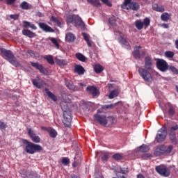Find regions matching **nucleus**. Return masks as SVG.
Wrapping results in <instances>:
<instances>
[{
  "label": "nucleus",
  "instance_id": "obj_38",
  "mask_svg": "<svg viewBox=\"0 0 178 178\" xmlns=\"http://www.w3.org/2000/svg\"><path fill=\"white\" fill-rule=\"evenodd\" d=\"M19 8H21V9H23L24 10H29V9H30V8L29 7V3H27L26 1H23L20 4Z\"/></svg>",
  "mask_w": 178,
  "mask_h": 178
},
{
  "label": "nucleus",
  "instance_id": "obj_58",
  "mask_svg": "<svg viewBox=\"0 0 178 178\" xmlns=\"http://www.w3.org/2000/svg\"><path fill=\"white\" fill-rule=\"evenodd\" d=\"M160 27H163V29H168L169 27V24H159Z\"/></svg>",
  "mask_w": 178,
  "mask_h": 178
},
{
  "label": "nucleus",
  "instance_id": "obj_20",
  "mask_svg": "<svg viewBox=\"0 0 178 178\" xmlns=\"http://www.w3.org/2000/svg\"><path fill=\"white\" fill-rule=\"evenodd\" d=\"M75 40H76V36L74 35V34L72 33H66L65 41H67V42H74Z\"/></svg>",
  "mask_w": 178,
  "mask_h": 178
},
{
  "label": "nucleus",
  "instance_id": "obj_27",
  "mask_svg": "<svg viewBox=\"0 0 178 178\" xmlns=\"http://www.w3.org/2000/svg\"><path fill=\"white\" fill-rule=\"evenodd\" d=\"M152 65V60L149 56H146L145 58V66L146 69H151V65Z\"/></svg>",
  "mask_w": 178,
  "mask_h": 178
},
{
  "label": "nucleus",
  "instance_id": "obj_18",
  "mask_svg": "<svg viewBox=\"0 0 178 178\" xmlns=\"http://www.w3.org/2000/svg\"><path fill=\"white\" fill-rule=\"evenodd\" d=\"M65 86L72 91H77L79 88L73 85V82L70 80L65 79Z\"/></svg>",
  "mask_w": 178,
  "mask_h": 178
},
{
  "label": "nucleus",
  "instance_id": "obj_36",
  "mask_svg": "<svg viewBox=\"0 0 178 178\" xmlns=\"http://www.w3.org/2000/svg\"><path fill=\"white\" fill-rule=\"evenodd\" d=\"M94 70H95V73H101V72H102L104 70V67H102L99 64H96L94 66Z\"/></svg>",
  "mask_w": 178,
  "mask_h": 178
},
{
  "label": "nucleus",
  "instance_id": "obj_44",
  "mask_svg": "<svg viewBox=\"0 0 178 178\" xmlns=\"http://www.w3.org/2000/svg\"><path fill=\"white\" fill-rule=\"evenodd\" d=\"M61 163H63V165H64L65 166H67V165L70 163V161L67 157H63L61 159Z\"/></svg>",
  "mask_w": 178,
  "mask_h": 178
},
{
  "label": "nucleus",
  "instance_id": "obj_12",
  "mask_svg": "<svg viewBox=\"0 0 178 178\" xmlns=\"http://www.w3.org/2000/svg\"><path fill=\"white\" fill-rule=\"evenodd\" d=\"M67 23H83V20L79 15H71L67 17Z\"/></svg>",
  "mask_w": 178,
  "mask_h": 178
},
{
  "label": "nucleus",
  "instance_id": "obj_63",
  "mask_svg": "<svg viewBox=\"0 0 178 178\" xmlns=\"http://www.w3.org/2000/svg\"><path fill=\"white\" fill-rule=\"evenodd\" d=\"M137 178H145L144 176L141 174L138 175Z\"/></svg>",
  "mask_w": 178,
  "mask_h": 178
},
{
  "label": "nucleus",
  "instance_id": "obj_4",
  "mask_svg": "<svg viewBox=\"0 0 178 178\" xmlns=\"http://www.w3.org/2000/svg\"><path fill=\"white\" fill-rule=\"evenodd\" d=\"M133 0H124L123 4L121 6L122 9H131V10H138L140 9V4Z\"/></svg>",
  "mask_w": 178,
  "mask_h": 178
},
{
  "label": "nucleus",
  "instance_id": "obj_23",
  "mask_svg": "<svg viewBox=\"0 0 178 178\" xmlns=\"http://www.w3.org/2000/svg\"><path fill=\"white\" fill-rule=\"evenodd\" d=\"M44 91L46 94H47L49 98H51L52 101H54V102H56V101H58V97H56V96L54 95V93L51 92V91H49V89L45 88Z\"/></svg>",
  "mask_w": 178,
  "mask_h": 178
},
{
  "label": "nucleus",
  "instance_id": "obj_50",
  "mask_svg": "<svg viewBox=\"0 0 178 178\" xmlns=\"http://www.w3.org/2000/svg\"><path fill=\"white\" fill-rule=\"evenodd\" d=\"M6 127H8V125L5 122L0 121V130H5Z\"/></svg>",
  "mask_w": 178,
  "mask_h": 178
},
{
  "label": "nucleus",
  "instance_id": "obj_9",
  "mask_svg": "<svg viewBox=\"0 0 178 178\" xmlns=\"http://www.w3.org/2000/svg\"><path fill=\"white\" fill-rule=\"evenodd\" d=\"M169 136L170 140L172 141V144H178V140L176 138V134L178 133V126L175 125V127H172L169 131Z\"/></svg>",
  "mask_w": 178,
  "mask_h": 178
},
{
  "label": "nucleus",
  "instance_id": "obj_59",
  "mask_svg": "<svg viewBox=\"0 0 178 178\" xmlns=\"http://www.w3.org/2000/svg\"><path fill=\"white\" fill-rule=\"evenodd\" d=\"M110 29H115L116 27V24L115 23H111L109 25Z\"/></svg>",
  "mask_w": 178,
  "mask_h": 178
},
{
  "label": "nucleus",
  "instance_id": "obj_64",
  "mask_svg": "<svg viewBox=\"0 0 178 178\" xmlns=\"http://www.w3.org/2000/svg\"><path fill=\"white\" fill-rule=\"evenodd\" d=\"M175 46H176L177 49H178V40H177L175 41Z\"/></svg>",
  "mask_w": 178,
  "mask_h": 178
},
{
  "label": "nucleus",
  "instance_id": "obj_19",
  "mask_svg": "<svg viewBox=\"0 0 178 178\" xmlns=\"http://www.w3.org/2000/svg\"><path fill=\"white\" fill-rule=\"evenodd\" d=\"M115 35H120V42L122 44V45L129 46V42L126 40V39L123 38V33H121L120 31H115Z\"/></svg>",
  "mask_w": 178,
  "mask_h": 178
},
{
  "label": "nucleus",
  "instance_id": "obj_39",
  "mask_svg": "<svg viewBox=\"0 0 178 178\" xmlns=\"http://www.w3.org/2000/svg\"><path fill=\"white\" fill-rule=\"evenodd\" d=\"M56 63L58 66H66L67 65V62L64 59H57Z\"/></svg>",
  "mask_w": 178,
  "mask_h": 178
},
{
  "label": "nucleus",
  "instance_id": "obj_11",
  "mask_svg": "<svg viewBox=\"0 0 178 178\" xmlns=\"http://www.w3.org/2000/svg\"><path fill=\"white\" fill-rule=\"evenodd\" d=\"M156 66L161 72H166L168 70V63L165 60L159 59L156 62Z\"/></svg>",
  "mask_w": 178,
  "mask_h": 178
},
{
  "label": "nucleus",
  "instance_id": "obj_33",
  "mask_svg": "<svg viewBox=\"0 0 178 178\" xmlns=\"http://www.w3.org/2000/svg\"><path fill=\"white\" fill-rule=\"evenodd\" d=\"M82 35L83 37V40L87 42V44L89 47H91V41H90V35L86 33H82Z\"/></svg>",
  "mask_w": 178,
  "mask_h": 178
},
{
  "label": "nucleus",
  "instance_id": "obj_35",
  "mask_svg": "<svg viewBox=\"0 0 178 178\" xmlns=\"http://www.w3.org/2000/svg\"><path fill=\"white\" fill-rule=\"evenodd\" d=\"M139 151L140 152H148L149 151V146L143 144L139 147Z\"/></svg>",
  "mask_w": 178,
  "mask_h": 178
},
{
  "label": "nucleus",
  "instance_id": "obj_46",
  "mask_svg": "<svg viewBox=\"0 0 178 178\" xmlns=\"http://www.w3.org/2000/svg\"><path fill=\"white\" fill-rule=\"evenodd\" d=\"M113 158L115 161H120V159H122V158H123V156H122V154L117 153L113 156Z\"/></svg>",
  "mask_w": 178,
  "mask_h": 178
},
{
  "label": "nucleus",
  "instance_id": "obj_54",
  "mask_svg": "<svg viewBox=\"0 0 178 178\" xmlns=\"http://www.w3.org/2000/svg\"><path fill=\"white\" fill-rule=\"evenodd\" d=\"M151 156H152V155L148 153H145L142 155L143 159H148V158H151Z\"/></svg>",
  "mask_w": 178,
  "mask_h": 178
},
{
  "label": "nucleus",
  "instance_id": "obj_60",
  "mask_svg": "<svg viewBox=\"0 0 178 178\" xmlns=\"http://www.w3.org/2000/svg\"><path fill=\"white\" fill-rule=\"evenodd\" d=\"M37 16H38V17H42L44 16V15H42V13L38 12V13H37Z\"/></svg>",
  "mask_w": 178,
  "mask_h": 178
},
{
  "label": "nucleus",
  "instance_id": "obj_21",
  "mask_svg": "<svg viewBox=\"0 0 178 178\" xmlns=\"http://www.w3.org/2000/svg\"><path fill=\"white\" fill-rule=\"evenodd\" d=\"M39 26L40 29H42V30H44V31H47L49 33H54V29H52V28H51L50 26H49L44 23H39Z\"/></svg>",
  "mask_w": 178,
  "mask_h": 178
},
{
  "label": "nucleus",
  "instance_id": "obj_49",
  "mask_svg": "<svg viewBox=\"0 0 178 178\" xmlns=\"http://www.w3.org/2000/svg\"><path fill=\"white\" fill-rule=\"evenodd\" d=\"M50 22H52L53 23H60V22H59V19H58V17H56L55 16H51L50 17Z\"/></svg>",
  "mask_w": 178,
  "mask_h": 178
},
{
  "label": "nucleus",
  "instance_id": "obj_28",
  "mask_svg": "<svg viewBox=\"0 0 178 178\" xmlns=\"http://www.w3.org/2000/svg\"><path fill=\"white\" fill-rule=\"evenodd\" d=\"M171 16H172V15H170L168 13H163L161 15V20H163V22H168V20H170Z\"/></svg>",
  "mask_w": 178,
  "mask_h": 178
},
{
  "label": "nucleus",
  "instance_id": "obj_56",
  "mask_svg": "<svg viewBox=\"0 0 178 178\" xmlns=\"http://www.w3.org/2000/svg\"><path fill=\"white\" fill-rule=\"evenodd\" d=\"M10 19H13V20H17V19H19V15H17V14L10 15Z\"/></svg>",
  "mask_w": 178,
  "mask_h": 178
},
{
  "label": "nucleus",
  "instance_id": "obj_62",
  "mask_svg": "<svg viewBox=\"0 0 178 178\" xmlns=\"http://www.w3.org/2000/svg\"><path fill=\"white\" fill-rule=\"evenodd\" d=\"M49 128H47V127H41V130H44V131H48V129H49Z\"/></svg>",
  "mask_w": 178,
  "mask_h": 178
},
{
  "label": "nucleus",
  "instance_id": "obj_26",
  "mask_svg": "<svg viewBox=\"0 0 178 178\" xmlns=\"http://www.w3.org/2000/svg\"><path fill=\"white\" fill-rule=\"evenodd\" d=\"M119 95V89H114L110 92L108 95L109 99H113V98H116Z\"/></svg>",
  "mask_w": 178,
  "mask_h": 178
},
{
  "label": "nucleus",
  "instance_id": "obj_55",
  "mask_svg": "<svg viewBox=\"0 0 178 178\" xmlns=\"http://www.w3.org/2000/svg\"><path fill=\"white\" fill-rule=\"evenodd\" d=\"M143 26H144L143 23H136V27L138 30H141Z\"/></svg>",
  "mask_w": 178,
  "mask_h": 178
},
{
  "label": "nucleus",
  "instance_id": "obj_47",
  "mask_svg": "<svg viewBox=\"0 0 178 178\" xmlns=\"http://www.w3.org/2000/svg\"><path fill=\"white\" fill-rule=\"evenodd\" d=\"M150 22H151V20L148 17L145 18L143 22L141 21V19H138L135 22V23H150Z\"/></svg>",
  "mask_w": 178,
  "mask_h": 178
},
{
  "label": "nucleus",
  "instance_id": "obj_25",
  "mask_svg": "<svg viewBox=\"0 0 178 178\" xmlns=\"http://www.w3.org/2000/svg\"><path fill=\"white\" fill-rule=\"evenodd\" d=\"M22 34L26 37H29V38H33V37H35V33H33L29 29H24L22 31Z\"/></svg>",
  "mask_w": 178,
  "mask_h": 178
},
{
  "label": "nucleus",
  "instance_id": "obj_61",
  "mask_svg": "<svg viewBox=\"0 0 178 178\" xmlns=\"http://www.w3.org/2000/svg\"><path fill=\"white\" fill-rule=\"evenodd\" d=\"M108 87L110 90H112V88H113V84L112 83H109L108 84Z\"/></svg>",
  "mask_w": 178,
  "mask_h": 178
},
{
  "label": "nucleus",
  "instance_id": "obj_32",
  "mask_svg": "<svg viewBox=\"0 0 178 178\" xmlns=\"http://www.w3.org/2000/svg\"><path fill=\"white\" fill-rule=\"evenodd\" d=\"M26 178H40V175L35 172H29L26 174Z\"/></svg>",
  "mask_w": 178,
  "mask_h": 178
},
{
  "label": "nucleus",
  "instance_id": "obj_13",
  "mask_svg": "<svg viewBox=\"0 0 178 178\" xmlns=\"http://www.w3.org/2000/svg\"><path fill=\"white\" fill-rule=\"evenodd\" d=\"M86 91L92 94L93 97H97V95H99V90L97 89L95 86H88L86 88Z\"/></svg>",
  "mask_w": 178,
  "mask_h": 178
},
{
  "label": "nucleus",
  "instance_id": "obj_29",
  "mask_svg": "<svg viewBox=\"0 0 178 178\" xmlns=\"http://www.w3.org/2000/svg\"><path fill=\"white\" fill-rule=\"evenodd\" d=\"M44 59L47 60L49 65H55V61H54V57L51 55H47L44 56Z\"/></svg>",
  "mask_w": 178,
  "mask_h": 178
},
{
  "label": "nucleus",
  "instance_id": "obj_40",
  "mask_svg": "<svg viewBox=\"0 0 178 178\" xmlns=\"http://www.w3.org/2000/svg\"><path fill=\"white\" fill-rule=\"evenodd\" d=\"M75 27H77L79 30H86V24L84 23H75Z\"/></svg>",
  "mask_w": 178,
  "mask_h": 178
},
{
  "label": "nucleus",
  "instance_id": "obj_17",
  "mask_svg": "<svg viewBox=\"0 0 178 178\" xmlns=\"http://www.w3.org/2000/svg\"><path fill=\"white\" fill-rule=\"evenodd\" d=\"M86 72V70H84V67L80 65H76L74 66V73H76L77 74H79L80 76L84 74Z\"/></svg>",
  "mask_w": 178,
  "mask_h": 178
},
{
  "label": "nucleus",
  "instance_id": "obj_14",
  "mask_svg": "<svg viewBox=\"0 0 178 178\" xmlns=\"http://www.w3.org/2000/svg\"><path fill=\"white\" fill-rule=\"evenodd\" d=\"M32 83L35 87H37V88H41L45 83L42 79H40V77H37V79H32Z\"/></svg>",
  "mask_w": 178,
  "mask_h": 178
},
{
  "label": "nucleus",
  "instance_id": "obj_31",
  "mask_svg": "<svg viewBox=\"0 0 178 178\" xmlns=\"http://www.w3.org/2000/svg\"><path fill=\"white\" fill-rule=\"evenodd\" d=\"M75 56L76 59H78V60H80L81 62H86V60H87V58H86L84 55L81 53H76L75 54Z\"/></svg>",
  "mask_w": 178,
  "mask_h": 178
},
{
  "label": "nucleus",
  "instance_id": "obj_42",
  "mask_svg": "<svg viewBox=\"0 0 178 178\" xmlns=\"http://www.w3.org/2000/svg\"><path fill=\"white\" fill-rule=\"evenodd\" d=\"M172 150L173 146L172 145L168 146L167 147L166 146H165L164 154H170V152H172Z\"/></svg>",
  "mask_w": 178,
  "mask_h": 178
},
{
  "label": "nucleus",
  "instance_id": "obj_8",
  "mask_svg": "<svg viewBox=\"0 0 178 178\" xmlns=\"http://www.w3.org/2000/svg\"><path fill=\"white\" fill-rule=\"evenodd\" d=\"M166 136H168V129L166 127H163L160 130H159L156 134V141L157 143H163V140L166 138Z\"/></svg>",
  "mask_w": 178,
  "mask_h": 178
},
{
  "label": "nucleus",
  "instance_id": "obj_30",
  "mask_svg": "<svg viewBox=\"0 0 178 178\" xmlns=\"http://www.w3.org/2000/svg\"><path fill=\"white\" fill-rule=\"evenodd\" d=\"M47 131H48L50 137H51V138H55L56 137V136H58V132H56L55 131V129H54L52 128H49L47 129Z\"/></svg>",
  "mask_w": 178,
  "mask_h": 178
},
{
  "label": "nucleus",
  "instance_id": "obj_24",
  "mask_svg": "<svg viewBox=\"0 0 178 178\" xmlns=\"http://www.w3.org/2000/svg\"><path fill=\"white\" fill-rule=\"evenodd\" d=\"M152 9L156 12H165V7L163 6H159L157 3H153Z\"/></svg>",
  "mask_w": 178,
  "mask_h": 178
},
{
  "label": "nucleus",
  "instance_id": "obj_3",
  "mask_svg": "<svg viewBox=\"0 0 178 178\" xmlns=\"http://www.w3.org/2000/svg\"><path fill=\"white\" fill-rule=\"evenodd\" d=\"M61 109L63 111V124L65 127H70L72 123V113L69 111L67 103L63 102L60 104Z\"/></svg>",
  "mask_w": 178,
  "mask_h": 178
},
{
  "label": "nucleus",
  "instance_id": "obj_48",
  "mask_svg": "<svg viewBox=\"0 0 178 178\" xmlns=\"http://www.w3.org/2000/svg\"><path fill=\"white\" fill-rule=\"evenodd\" d=\"M175 106H170L169 110H168V113L169 115H170L171 116H173V115H175Z\"/></svg>",
  "mask_w": 178,
  "mask_h": 178
},
{
  "label": "nucleus",
  "instance_id": "obj_37",
  "mask_svg": "<svg viewBox=\"0 0 178 178\" xmlns=\"http://www.w3.org/2000/svg\"><path fill=\"white\" fill-rule=\"evenodd\" d=\"M164 56L168 59H173V57L175 56V52L172 51H167L164 53Z\"/></svg>",
  "mask_w": 178,
  "mask_h": 178
},
{
  "label": "nucleus",
  "instance_id": "obj_52",
  "mask_svg": "<svg viewBox=\"0 0 178 178\" xmlns=\"http://www.w3.org/2000/svg\"><path fill=\"white\" fill-rule=\"evenodd\" d=\"M169 70L174 73V74H178V70L174 66H170Z\"/></svg>",
  "mask_w": 178,
  "mask_h": 178
},
{
  "label": "nucleus",
  "instance_id": "obj_57",
  "mask_svg": "<svg viewBox=\"0 0 178 178\" xmlns=\"http://www.w3.org/2000/svg\"><path fill=\"white\" fill-rule=\"evenodd\" d=\"M16 0H6V3L7 5H12L13 3H15Z\"/></svg>",
  "mask_w": 178,
  "mask_h": 178
},
{
  "label": "nucleus",
  "instance_id": "obj_41",
  "mask_svg": "<svg viewBox=\"0 0 178 178\" xmlns=\"http://www.w3.org/2000/svg\"><path fill=\"white\" fill-rule=\"evenodd\" d=\"M108 158H109V152H102V161H108Z\"/></svg>",
  "mask_w": 178,
  "mask_h": 178
},
{
  "label": "nucleus",
  "instance_id": "obj_53",
  "mask_svg": "<svg viewBox=\"0 0 178 178\" xmlns=\"http://www.w3.org/2000/svg\"><path fill=\"white\" fill-rule=\"evenodd\" d=\"M113 108V104H106L102 106V109H112Z\"/></svg>",
  "mask_w": 178,
  "mask_h": 178
},
{
  "label": "nucleus",
  "instance_id": "obj_2",
  "mask_svg": "<svg viewBox=\"0 0 178 178\" xmlns=\"http://www.w3.org/2000/svg\"><path fill=\"white\" fill-rule=\"evenodd\" d=\"M22 143L25 145L24 151L27 154L33 155V154H35V152H41V151H42V147L40 145H37L26 139H24Z\"/></svg>",
  "mask_w": 178,
  "mask_h": 178
},
{
  "label": "nucleus",
  "instance_id": "obj_51",
  "mask_svg": "<svg viewBox=\"0 0 178 178\" xmlns=\"http://www.w3.org/2000/svg\"><path fill=\"white\" fill-rule=\"evenodd\" d=\"M102 2L104 3V5H106L109 8H112V3L109 0H101Z\"/></svg>",
  "mask_w": 178,
  "mask_h": 178
},
{
  "label": "nucleus",
  "instance_id": "obj_45",
  "mask_svg": "<svg viewBox=\"0 0 178 178\" xmlns=\"http://www.w3.org/2000/svg\"><path fill=\"white\" fill-rule=\"evenodd\" d=\"M24 27H31V29H32V30H37V26H35V25L33 24H30V23H25L24 24Z\"/></svg>",
  "mask_w": 178,
  "mask_h": 178
},
{
  "label": "nucleus",
  "instance_id": "obj_43",
  "mask_svg": "<svg viewBox=\"0 0 178 178\" xmlns=\"http://www.w3.org/2000/svg\"><path fill=\"white\" fill-rule=\"evenodd\" d=\"M49 40L52 42V44L55 45L56 48H57V49H59V43L58 42V40L54 38H50Z\"/></svg>",
  "mask_w": 178,
  "mask_h": 178
},
{
  "label": "nucleus",
  "instance_id": "obj_5",
  "mask_svg": "<svg viewBox=\"0 0 178 178\" xmlns=\"http://www.w3.org/2000/svg\"><path fill=\"white\" fill-rule=\"evenodd\" d=\"M155 170L159 175L163 176V177H169V176H170V168H168L165 165L156 166Z\"/></svg>",
  "mask_w": 178,
  "mask_h": 178
},
{
  "label": "nucleus",
  "instance_id": "obj_16",
  "mask_svg": "<svg viewBox=\"0 0 178 178\" xmlns=\"http://www.w3.org/2000/svg\"><path fill=\"white\" fill-rule=\"evenodd\" d=\"M31 66L33 67H35V69H37L38 71L40 72V73H45V68L42 66V65L38 63H33L31 62Z\"/></svg>",
  "mask_w": 178,
  "mask_h": 178
},
{
  "label": "nucleus",
  "instance_id": "obj_6",
  "mask_svg": "<svg viewBox=\"0 0 178 178\" xmlns=\"http://www.w3.org/2000/svg\"><path fill=\"white\" fill-rule=\"evenodd\" d=\"M99 113H101V110H97V114L94 115L95 122L99 123V124L102 126H106V124H108V120H109L111 118H106V116L100 115Z\"/></svg>",
  "mask_w": 178,
  "mask_h": 178
},
{
  "label": "nucleus",
  "instance_id": "obj_1",
  "mask_svg": "<svg viewBox=\"0 0 178 178\" xmlns=\"http://www.w3.org/2000/svg\"><path fill=\"white\" fill-rule=\"evenodd\" d=\"M1 56L8 60L13 66H15V67H19L20 66V63L16 60V57L13 55V52L10 50H6V49L1 48L0 49Z\"/></svg>",
  "mask_w": 178,
  "mask_h": 178
},
{
  "label": "nucleus",
  "instance_id": "obj_34",
  "mask_svg": "<svg viewBox=\"0 0 178 178\" xmlns=\"http://www.w3.org/2000/svg\"><path fill=\"white\" fill-rule=\"evenodd\" d=\"M88 3H90V5H92L93 6H96L98 8V6H101V3L99 2V0H87Z\"/></svg>",
  "mask_w": 178,
  "mask_h": 178
},
{
  "label": "nucleus",
  "instance_id": "obj_7",
  "mask_svg": "<svg viewBox=\"0 0 178 178\" xmlns=\"http://www.w3.org/2000/svg\"><path fill=\"white\" fill-rule=\"evenodd\" d=\"M138 73L143 80H145L147 83L152 82V75H151V73L147 71V70L139 67Z\"/></svg>",
  "mask_w": 178,
  "mask_h": 178
},
{
  "label": "nucleus",
  "instance_id": "obj_22",
  "mask_svg": "<svg viewBox=\"0 0 178 178\" xmlns=\"http://www.w3.org/2000/svg\"><path fill=\"white\" fill-rule=\"evenodd\" d=\"M140 49H141V46H136L134 47L133 55L136 59H140Z\"/></svg>",
  "mask_w": 178,
  "mask_h": 178
},
{
  "label": "nucleus",
  "instance_id": "obj_15",
  "mask_svg": "<svg viewBox=\"0 0 178 178\" xmlns=\"http://www.w3.org/2000/svg\"><path fill=\"white\" fill-rule=\"evenodd\" d=\"M154 154L156 156H160V155L165 154V145H161L158 146L155 149Z\"/></svg>",
  "mask_w": 178,
  "mask_h": 178
},
{
  "label": "nucleus",
  "instance_id": "obj_10",
  "mask_svg": "<svg viewBox=\"0 0 178 178\" xmlns=\"http://www.w3.org/2000/svg\"><path fill=\"white\" fill-rule=\"evenodd\" d=\"M26 131L28 136H29L30 138L33 143H36L37 144H38V143L41 142V138H40V136L35 134L34 130H33L31 128H27Z\"/></svg>",
  "mask_w": 178,
  "mask_h": 178
}]
</instances>
